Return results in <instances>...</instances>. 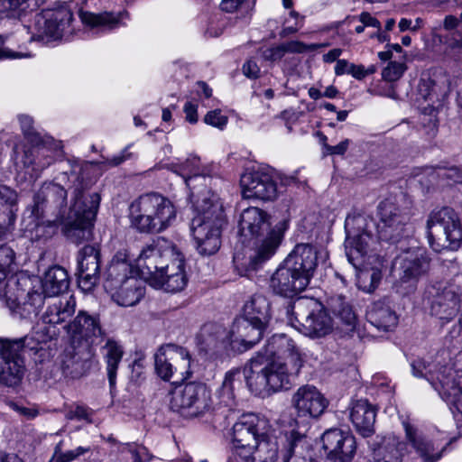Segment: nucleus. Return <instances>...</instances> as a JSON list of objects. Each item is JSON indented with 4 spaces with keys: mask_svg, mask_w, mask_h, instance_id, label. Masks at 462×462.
<instances>
[{
    "mask_svg": "<svg viewBox=\"0 0 462 462\" xmlns=\"http://www.w3.org/2000/svg\"><path fill=\"white\" fill-rule=\"evenodd\" d=\"M14 260V250L6 245H0V299L5 300L10 310L22 319H31L38 315L45 297H53L68 290L69 275L64 268L56 265L46 271L38 289L29 286L31 280L27 278L5 282Z\"/></svg>",
    "mask_w": 462,
    "mask_h": 462,
    "instance_id": "obj_1",
    "label": "nucleus"
},
{
    "mask_svg": "<svg viewBox=\"0 0 462 462\" xmlns=\"http://www.w3.org/2000/svg\"><path fill=\"white\" fill-rule=\"evenodd\" d=\"M287 228L286 221L271 228V216L257 207L242 211L238 221L239 240L245 247L251 268H256L274 254Z\"/></svg>",
    "mask_w": 462,
    "mask_h": 462,
    "instance_id": "obj_2",
    "label": "nucleus"
},
{
    "mask_svg": "<svg viewBox=\"0 0 462 462\" xmlns=\"http://www.w3.org/2000/svg\"><path fill=\"white\" fill-rule=\"evenodd\" d=\"M189 197L195 211L190 222L195 247L201 255H212L221 246V229L225 224L222 205L208 190L201 195L191 191Z\"/></svg>",
    "mask_w": 462,
    "mask_h": 462,
    "instance_id": "obj_3",
    "label": "nucleus"
},
{
    "mask_svg": "<svg viewBox=\"0 0 462 462\" xmlns=\"http://www.w3.org/2000/svg\"><path fill=\"white\" fill-rule=\"evenodd\" d=\"M300 368L301 362L297 357L291 364L258 352L245 365V383L255 395L270 394L288 389L291 377L297 375Z\"/></svg>",
    "mask_w": 462,
    "mask_h": 462,
    "instance_id": "obj_4",
    "label": "nucleus"
},
{
    "mask_svg": "<svg viewBox=\"0 0 462 462\" xmlns=\"http://www.w3.org/2000/svg\"><path fill=\"white\" fill-rule=\"evenodd\" d=\"M177 208L167 197L158 192L141 195L129 206L130 226L140 234H159L171 226Z\"/></svg>",
    "mask_w": 462,
    "mask_h": 462,
    "instance_id": "obj_5",
    "label": "nucleus"
},
{
    "mask_svg": "<svg viewBox=\"0 0 462 462\" xmlns=\"http://www.w3.org/2000/svg\"><path fill=\"white\" fill-rule=\"evenodd\" d=\"M136 273L125 250L118 251L114 255L107 268L105 287L118 305L134 306L143 297L144 287L135 276Z\"/></svg>",
    "mask_w": 462,
    "mask_h": 462,
    "instance_id": "obj_6",
    "label": "nucleus"
},
{
    "mask_svg": "<svg viewBox=\"0 0 462 462\" xmlns=\"http://www.w3.org/2000/svg\"><path fill=\"white\" fill-rule=\"evenodd\" d=\"M411 366L414 376L425 378L444 402L462 414V370L448 365L437 368L422 359L413 360Z\"/></svg>",
    "mask_w": 462,
    "mask_h": 462,
    "instance_id": "obj_7",
    "label": "nucleus"
},
{
    "mask_svg": "<svg viewBox=\"0 0 462 462\" xmlns=\"http://www.w3.org/2000/svg\"><path fill=\"white\" fill-rule=\"evenodd\" d=\"M72 200L68 221L64 226V234L70 242L79 245L88 241L92 236L93 221L101 198L97 192L85 198L81 187H75Z\"/></svg>",
    "mask_w": 462,
    "mask_h": 462,
    "instance_id": "obj_8",
    "label": "nucleus"
},
{
    "mask_svg": "<svg viewBox=\"0 0 462 462\" xmlns=\"http://www.w3.org/2000/svg\"><path fill=\"white\" fill-rule=\"evenodd\" d=\"M410 204L403 194L387 198L379 203L376 230L380 240L394 244L408 236L411 215Z\"/></svg>",
    "mask_w": 462,
    "mask_h": 462,
    "instance_id": "obj_9",
    "label": "nucleus"
},
{
    "mask_svg": "<svg viewBox=\"0 0 462 462\" xmlns=\"http://www.w3.org/2000/svg\"><path fill=\"white\" fill-rule=\"evenodd\" d=\"M427 236L436 252L457 250L462 243V225L457 212L443 207L434 209L427 220Z\"/></svg>",
    "mask_w": 462,
    "mask_h": 462,
    "instance_id": "obj_10",
    "label": "nucleus"
},
{
    "mask_svg": "<svg viewBox=\"0 0 462 462\" xmlns=\"http://www.w3.org/2000/svg\"><path fill=\"white\" fill-rule=\"evenodd\" d=\"M73 14L68 4L43 10L34 16L32 27L28 28L30 41L50 42L72 33Z\"/></svg>",
    "mask_w": 462,
    "mask_h": 462,
    "instance_id": "obj_11",
    "label": "nucleus"
},
{
    "mask_svg": "<svg viewBox=\"0 0 462 462\" xmlns=\"http://www.w3.org/2000/svg\"><path fill=\"white\" fill-rule=\"evenodd\" d=\"M211 407L210 391L202 383L180 384L171 393L170 408L185 418L203 416Z\"/></svg>",
    "mask_w": 462,
    "mask_h": 462,
    "instance_id": "obj_12",
    "label": "nucleus"
},
{
    "mask_svg": "<svg viewBox=\"0 0 462 462\" xmlns=\"http://www.w3.org/2000/svg\"><path fill=\"white\" fill-rule=\"evenodd\" d=\"M174 254L175 245L163 238L144 246L136 259V269L141 278L152 287L161 285L162 269L167 268Z\"/></svg>",
    "mask_w": 462,
    "mask_h": 462,
    "instance_id": "obj_13",
    "label": "nucleus"
},
{
    "mask_svg": "<svg viewBox=\"0 0 462 462\" xmlns=\"http://www.w3.org/2000/svg\"><path fill=\"white\" fill-rule=\"evenodd\" d=\"M425 300L430 314L447 323L454 319L460 310L462 288L452 282H438L427 287Z\"/></svg>",
    "mask_w": 462,
    "mask_h": 462,
    "instance_id": "obj_14",
    "label": "nucleus"
},
{
    "mask_svg": "<svg viewBox=\"0 0 462 462\" xmlns=\"http://www.w3.org/2000/svg\"><path fill=\"white\" fill-rule=\"evenodd\" d=\"M269 420L254 413L243 414L232 428L233 448L227 462H234L243 451L253 447L270 433Z\"/></svg>",
    "mask_w": 462,
    "mask_h": 462,
    "instance_id": "obj_15",
    "label": "nucleus"
},
{
    "mask_svg": "<svg viewBox=\"0 0 462 462\" xmlns=\"http://www.w3.org/2000/svg\"><path fill=\"white\" fill-rule=\"evenodd\" d=\"M234 334V330L229 331L220 324L207 323L197 336V344L201 351L214 358L229 356L231 352L246 351V347L237 346Z\"/></svg>",
    "mask_w": 462,
    "mask_h": 462,
    "instance_id": "obj_16",
    "label": "nucleus"
},
{
    "mask_svg": "<svg viewBox=\"0 0 462 462\" xmlns=\"http://www.w3.org/2000/svg\"><path fill=\"white\" fill-rule=\"evenodd\" d=\"M64 329L72 345L89 349L100 341L105 336L97 315H90L85 310H79L73 320L64 325Z\"/></svg>",
    "mask_w": 462,
    "mask_h": 462,
    "instance_id": "obj_17",
    "label": "nucleus"
},
{
    "mask_svg": "<svg viewBox=\"0 0 462 462\" xmlns=\"http://www.w3.org/2000/svg\"><path fill=\"white\" fill-rule=\"evenodd\" d=\"M291 323L300 332L310 337H320L332 328L330 317L323 310L310 311L305 301L298 300L291 307Z\"/></svg>",
    "mask_w": 462,
    "mask_h": 462,
    "instance_id": "obj_18",
    "label": "nucleus"
},
{
    "mask_svg": "<svg viewBox=\"0 0 462 462\" xmlns=\"http://www.w3.org/2000/svg\"><path fill=\"white\" fill-rule=\"evenodd\" d=\"M240 184L245 199L269 201L277 197L275 172L272 168L262 167L245 172L241 176Z\"/></svg>",
    "mask_w": 462,
    "mask_h": 462,
    "instance_id": "obj_19",
    "label": "nucleus"
},
{
    "mask_svg": "<svg viewBox=\"0 0 462 462\" xmlns=\"http://www.w3.org/2000/svg\"><path fill=\"white\" fill-rule=\"evenodd\" d=\"M59 195L60 198L64 196L61 186L55 183L43 185L33 196L32 205L28 207L24 212L23 224L28 232H36L44 226H51L53 221L46 219V213L50 210L51 203L48 202V197Z\"/></svg>",
    "mask_w": 462,
    "mask_h": 462,
    "instance_id": "obj_20",
    "label": "nucleus"
},
{
    "mask_svg": "<svg viewBox=\"0 0 462 462\" xmlns=\"http://www.w3.org/2000/svg\"><path fill=\"white\" fill-rule=\"evenodd\" d=\"M20 343L0 338V383L7 386L18 384L25 372Z\"/></svg>",
    "mask_w": 462,
    "mask_h": 462,
    "instance_id": "obj_21",
    "label": "nucleus"
},
{
    "mask_svg": "<svg viewBox=\"0 0 462 462\" xmlns=\"http://www.w3.org/2000/svg\"><path fill=\"white\" fill-rule=\"evenodd\" d=\"M190 356L185 348L173 344L161 346L154 355L157 374L164 381H170L179 369L180 374H189Z\"/></svg>",
    "mask_w": 462,
    "mask_h": 462,
    "instance_id": "obj_22",
    "label": "nucleus"
},
{
    "mask_svg": "<svg viewBox=\"0 0 462 462\" xmlns=\"http://www.w3.org/2000/svg\"><path fill=\"white\" fill-rule=\"evenodd\" d=\"M321 441L328 462H350L356 453L355 438L339 429L326 430Z\"/></svg>",
    "mask_w": 462,
    "mask_h": 462,
    "instance_id": "obj_23",
    "label": "nucleus"
},
{
    "mask_svg": "<svg viewBox=\"0 0 462 462\" xmlns=\"http://www.w3.org/2000/svg\"><path fill=\"white\" fill-rule=\"evenodd\" d=\"M310 282L300 272L283 261L272 275L270 287L277 295L292 298L303 291Z\"/></svg>",
    "mask_w": 462,
    "mask_h": 462,
    "instance_id": "obj_24",
    "label": "nucleus"
},
{
    "mask_svg": "<svg viewBox=\"0 0 462 462\" xmlns=\"http://www.w3.org/2000/svg\"><path fill=\"white\" fill-rule=\"evenodd\" d=\"M327 258L328 252L322 247L309 243H300L294 246L284 262L310 281L319 261H324Z\"/></svg>",
    "mask_w": 462,
    "mask_h": 462,
    "instance_id": "obj_25",
    "label": "nucleus"
},
{
    "mask_svg": "<svg viewBox=\"0 0 462 462\" xmlns=\"http://www.w3.org/2000/svg\"><path fill=\"white\" fill-rule=\"evenodd\" d=\"M394 268L403 282H416L430 269V258L425 249L408 250L394 260Z\"/></svg>",
    "mask_w": 462,
    "mask_h": 462,
    "instance_id": "obj_26",
    "label": "nucleus"
},
{
    "mask_svg": "<svg viewBox=\"0 0 462 462\" xmlns=\"http://www.w3.org/2000/svg\"><path fill=\"white\" fill-rule=\"evenodd\" d=\"M100 254L94 245H85L78 260V283L82 291H91L100 277Z\"/></svg>",
    "mask_w": 462,
    "mask_h": 462,
    "instance_id": "obj_27",
    "label": "nucleus"
},
{
    "mask_svg": "<svg viewBox=\"0 0 462 462\" xmlns=\"http://www.w3.org/2000/svg\"><path fill=\"white\" fill-rule=\"evenodd\" d=\"M292 404L298 417L306 420L321 415L328 405V401L315 386L304 385L293 394Z\"/></svg>",
    "mask_w": 462,
    "mask_h": 462,
    "instance_id": "obj_28",
    "label": "nucleus"
},
{
    "mask_svg": "<svg viewBox=\"0 0 462 462\" xmlns=\"http://www.w3.org/2000/svg\"><path fill=\"white\" fill-rule=\"evenodd\" d=\"M167 265L162 272V284L155 288L172 293L182 291L187 285L188 278L184 269V257L176 247L175 254L171 257Z\"/></svg>",
    "mask_w": 462,
    "mask_h": 462,
    "instance_id": "obj_29",
    "label": "nucleus"
},
{
    "mask_svg": "<svg viewBox=\"0 0 462 462\" xmlns=\"http://www.w3.org/2000/svg\"><path fill=\"white\" fill-rule=\"evenodd\" d=\"M76 306V299L73 295L53 298L47 302L42 320L44 324L50 325L67 324L75 314Z\"/></svg>",
    "mask_w": 462,
    "mask_h": 462,
    "instance_id": "obj_30",
    "label": "nucleus"
},
{
    "mask_svg": "<svg viewBox=\"0 0 462 462\" xmlns=\"http://www.w3.org/2000/svg\"><path fill=\"white\" fill-rule=\"evenodd\" d=\"M263 356L292 364L293 359L302 363L301 355L295 341L286 334H275L267 342Z\"/></svg>",
    "mask_w": 462,
    "mask_h": 462,
    "instance_id": "obj_31",
    "label": "nucleus"
},
{
    "mask_svg": "<svg viewBox=\"0 0 462 462\" xmlns=\"http://www.w3.org/2000/svg\"><path fill=\"white\" fill-rule=\"evenodd\" d=\"M94 355V349L72 345L64 351L61 357V369L66 376L77 378L81 376L86 370L87 363Z\"/></svg>",
    "mask_w": 462,
    "mask_h": 462,
    "instance_id": "obj_32",
    "label": "nucleus"
},
{
    "mask_svg": "<svg viewBox=\"0 0 462 462\" xmlns=\"http://www.w3.org/2000/svg\"><path fill=\"white\" fill-rule=\"evenodd\" d=\"M350 420L356 431L363 437H369L374 432L376 411L366 400H357L352 403Z\"/></svg>",
    "mask_w": 462,
    "mask_h": 462,
    "instance_id": "obj_33",
    "label": "nucleus"
},
{
    "mask_svg": "<svg viewBox=\"0 0 462 462\" xmlns=\"http://www.w3.org/2000/svg\"><path fill=\"white\" fill-rule=\"evenodd\" d=\"M242 451L234 462H276L279 457L278 444L270 437V433L247 450Z\"/></svg>",
    "mask_w": 462,
    "mask_h": 462,
    "instance_id": "obj_34",
    "label": "nucleus"
},
{
    "mask_svg": "<svg viewBox=\"0 0 462 462\" xmlns=\"http://www.w3.org/2000/svg\"><path fill=\"white\" fill-rule=\"evenodd\" d=\"M404 430L408 442L424 462H436L441 457L443 448L435 447L431 440L409 423H404Z\"/></svg>",
    "mask_w": 462,
    "mask_h": 462,
    "instance_id": "obj_35",
    "label": "nucleus"
},
{
    "mask_svg": "<svg viewBox=\"0 0 462 462\" xmlns=\"http://www.w3.org/2000/svg\"><path fill=\"white\" fill-rule=\"evenodd\" d=\"M52 140L43 138L41 143H32V147L25 151L23 164L32 167L35 172H41L54 162L53 149L51 147Z\"/></svg>",
    "mask_w": 462,
    "mask_h": 462,
    "instance_id": "obj_36",
    "label": "nucleus"
},
{
    "mask_svg": "<svg viewBox=\"0 0 462 462\" xmlns=\"http://www.w3.org/2000/svg\"><path fill=\"white\" fill-rule=\"evenodd\" d=\"M267 325L268 323L248 320L244 317L241 320L236 321L234 326V330L236 329L237 334L234 340H237V346L246 347V350H248L261 340Z\"/></svg>",
    "mask_w": 462,
    "mask_h": 462,
    "instance_id": "obj_37",
    "label": "nucleus"
},
{
    "mask_svg": "<svg viewBox=\"0 0 462 462\" xmlns=\"http://www.w3.org/2000/svg\"><path fill=\"white\" fill-rule=\"evenodd\" d=\"M100 350L106 365L109 385L113 387L116 384L119 364L125 354L124 347L118 341L108 338Z\"/></svg>",
    "mask_w": 462,
    "mask_h": 462,
    "instance_id": "obj_38",
    "label": "nucleus"
},
{
    "mask_svg": "<svg viewBox=\"0 0 462 462\" xmlns=\"http://www.w3.org/2000/svg\"><path fill=\"white\" fill-rule=\"evenodd\" d=\"M370 323L380 330L389 331L398 324V317L384 301L374 302L367 313Z\"/></svg>",
    "mask_w": 462,
    "mask_h": 462,
    "instance_id": "obj_39",
    "label": "nucleus"
},
{
    "mask_svg": "<svg viewBox=\"0 0 462 462\" xmlns=\"http://www.w3.org/2000/svg\"><path fill=\"white\" fill-rule=\"evenodd\" d=\"M405 444L395 435L383 437L374 450L375 462H402Z\"/></svg>",
    "mask_w": 462,
    "mask_h": 462,
    "instance_id": "obj_40",
    "label": "nucleus"
},
{
    "mask_svg": "<svg viewBox=\"0 0 462 462\" xmlns=\"http://www.w3.org/2000/svg\"><path fill=\"white\" fill-rule=\"evenodd\" d=\"M169 169L180 175L190 189L193 180H206L205 169L200 163V159L196 155H189L183 162H172L169 165Z\"/></svg>",
    "mask_w": 462,
    "mask_h": 462,
    "instance_id": "obj_41",
    "label": "nucleus"
},
{
    "mask_svg": "<svg viewBox=\"0 0 462 462\" xmlns=\"http://www.w3.org/2000/svg\"><path fill=\"white\" fill-rule=\"evenodd\" d=\"M53 335L46 327L37 328L23 337L14 339L20 344V353L28 350L34 354L45 351L44 345L52 338Z\"/></svg>",
    "mask_w": 462,
    "mask_h": 462,
    "instance_id": "obj_42",
    "label": "nucleus"
},
{
    "mask_svg": "<svg viewBox=\"0 0 462 462\" xmlns=\"http://www.w3.org/2000/svg\"><path fill=\"white\" fill-rule=\"evenodd\" d=\"M244 317L248 320L269 323L271 314L267 298L262 294H254L244 306Z\"/></svg>",
    "mask_w": 462,
    "mask_h": 462,
    "instance_id": "obj_43",
    "label": "nucleus"
},
{
    "mask_svg": "<svg viewBox=\"0 0 462 462\" xmlns=\"http://www.w3.org/2000/svg\"><path fill=\"white\" fill-rule=\"evenodd\" d=\"M33 0H0V20H19L27 9L39 5H33Z\"/></svg>",
    "mask_w": 462,
    "mask_h": 462,
    "instance_id": "obj_44",
    "label": "nucleus"
},
{
    "mask_svg": "<svg viewBox=\"0 0 462 462\" xmlns=\"http://www.w3.org/2000/svg\"><path fill=\"white\" fill-rule=\"evenodd\" d=\"M79 17L83 23L90 27H100L103 30H112L118 26L120 22L119 14L113 13L93 14L88 12H79Z\"/></svg>",
    "mask_w": 462,
    "mask_h": 462,
    "instance_id": "obj_45",
    "label": "nucleus"
},
{
    "mask_svg": "<svg viewBox=\"0 0 462 462\" xmlns=\"http://www.w3.org/2000/svg\"><path fill=\"white\" fill-rule=\"evenodd\" d=\"M330 307L333 313L346 326V330H354L356 324V316L346 298L341 295L333 298Z\"/></svg>",
    "mask_w": 462,
    "mask_h": 462,
    "instance_id": "obj_46",
    "label": "nucleus"
},
{
    "mask_svg": "<svg viewBox=\"0 0 462 462\" xmlns=\"http://www.w3.org/2000/svg\"><path fill=\"white\" fill-rule=\"evenodd\" d=\"M369 235L362 234L346 242V254L349 263L356 266V261L367 253Z\"/></svg>",
    "mask_w": 462,
    "mask_h": 462,
    "instance_id": "obj_47",
    "label": "nucleus"
},
{
    "mask_svg": "<svg viewBox=\"0 0 462 462\" xmlns=\"http://www.w3.org/2000/svg\"><path fill=\"white\" fill-rule=\"evenodd\" d=\"M381 278L382 274L378 269L360 270L356 274V285L359 290L371 293L377 288Z\"/></svg>",
    "mask_w": 462,
    "mask_h": 462,
    "instance_id": "obj_48",
    "label": "nucleus"
},
{
    "mask_svg": "<svg viewBox=\"0 0 462 462\" xmlns=\"http://www.w3.org/2000/svg\"><path fill=\"white\" fill-rule=\"evenodd\" d=\"M303 439V434L298 430L292 429L287 433L288 449L287 456L284 457L283 462H315L312 458L297 456L294 454V448Z\"/></svg>",
    "mask_w": 462,
    "mask_h": 462,
    "instance_id": "obj_49",
    "label": "nucleus"
},
{
    "mask_svg": "<svg viewBox=\"0 0 462 462\" xmlns=\"http://www.w3.org/2000/svg\"><path fill=\"white\" fill-rule=\"evenodd\" d=\"M18 193L6 185H0V207L9 209L11 217H14L18 209Z\"/></svg>",
    "mask_w": 462,
    "mask_h": 462,
    "instance_id": "obj_50",
    "label": "nucleus"
},
{
    "mask_svg": "<svg viewBox=\"0 0 462 462\" xmlns=\"http://www.w3.org/2000/svg\"><path fill=\"white\" fill-rule=\"evenodd\" d=\"M18 120L21 125V129L25 139L32 143H41L43 142V138L37 133L33 127V119L27 115H19Z\"/></svg>",
    "mask_w": 462,
    "mask_h": 462,
    "instance_id": "obj_51",
    "label": "nucleus"
},
{
    "mask_svg": "<svg viewBox=\"0 0 462 462\" xmlns=\"http://www.w3.org/2000/svg\"><path fill=\"white\" fill-rule=\"evenodd\" d=\"M244 380L245 381V366L243 370L236 368L226 372L222 383L236 393L241 388Z\"/></svg>",
    "mask_w": 462,
    "mask_h": 462,
    "instance_id": "obj_52",
    "label": "nucleus"
},
{
    "mask_svg": "<svg viewBox=\"0 0 462 462\" xmlns=\"http://www.w3.org/2000/svg\"><path fill=\"white\" fill-rule=\"evenodd\" d=\"M285 52L290 53H305L308 51H313L319 48H324L328 46V43H311L307 44L300 41H291L285 43H282Z\"/></svg>",
    "mask_w": 462,
    "mask_h": 462,
    "instance_id": "obj_53",
    "label": "nucleus"
},
{
    "mask_svg": "<svg viewBox=\"0 0 462 462\" xmlns=\"http://www.w3.org/2000/svg\"><path fill=\"white\" fill-rule=\"evenodd\" d=\"M216 395L218 399V403L228 408L229 411H232L236 407L237 402L236 393L229 387H226L223 383L217 390Z\"/></svg>",
    "mask_w": 462,
    "mask_h": 462,
    "instance_id": "obj_54",
    "label": "nucleus"
},
{
    "mask_svg": "<svg viewBox=\"0 0 462 462\" xmlns=\"http://www.w3.org/2000/svg\"><path fill=\"white\" fill-rule=\"evenodd\" d=\"M406 65L402 62L391 61L383 69L382 77L389 82L397 81L406 70Z\"/></svg>",
    "mask_w": 462,
    "mask_h": 462,
    "instance_id": "obj_55",
    "label": "nucleus"
},
{
    "mask_svg": "<svg viewBox=\"0 0 462 462\" xmlns=\"http://www.w3.org/2000/svg\"><path fill=\"white\" fill-rule=\"evenodd\" d=\"M89 451H90L89 447H81V446L78 447L74 449H71V450H67L65 452L58 453L56 451L54 454V457L51 460V462H71Z\"/></svg>",
    "mask_w": 462,
    "mask_h": 462,
    "instance_id": "obj_56",
    "label": "nucleus"
},
{
    "mask_svg": "<svg viewBox=\"0 0 462 462\" xmlns=\"http://www.w3.org/2000/svg\"><path fill=\"white\" fill-rule=\"evenodd\" d=\"M227 116L223 115L218 109L208 112L204 117V122L207 125L217 127L220 130L224 129L227 124Z\"/></svg>",
    "mask_w": 462,
    "mask_h": 462,
    "instance_id": "obj_57",
    "label": "nucleus"
},
{
    "mask_svg": "<svg viewBox=\"0 0 462 462\" xmlns=\"http://www.w3.org/2000/svg\"><path fill=\"white\" fill-rule=\"evenodd\" d=\"M7 38V35L0 34V60L22 59L30 56L27 53L12 51L8 46L5 45V41Z\"/></svg>",
    "mask_w": 462,
    "mask_h": 462,
    "instance_id": "obj_58",
    "label": "nucleus"
},
{
    "mask_svg": "<svg viewBox=\"0 0 462 462\" xmlns=\"http://www.w3.org/2000/svg\"><path fill=\"white\" fill-rule=\"evenodd\" d=\"M126 448L132 455L134 462H147L150 461L151 456L148 449L141 445L126 444Z\"/></svg>",
    "mask_w": 462,
    "mask_h": 462,
    "instance_id": "obj_59",
    "label": "nucleus"
},
{
    "mask_svg": "<svg viewBox=\"0 0 462 462\" xmlns=\"http://www.w3.org/2000/svg\"><path fill=\"white\" fill-rule=\"evenodd\" d=\"M283 44L269 48L263 51V58L269 61L280 60L285 55Z\"/></svg>",
    "mask_w": 462,
    "mask_h": 462,
    "instance_id": "obj_60",
    "label": "nucleus"
},
{
    "mask_svg": "<svg viewBox=\"0 0 462 462\" xmlns=\"http://www.w3.org/2000/svg\"><path fill=\"white\" fill-rule=\"evenodd\" d=\"M66 418L69 420H88L89 417L88 410L81 405L70 408L66 412Z\"/></svg>",
    "mask_w": 462,
    "mask_h": 462,
    "instance_id": "obj_61",
    "label": "nucleus"
},
{
    "mask_svg": "<svg viewBox=\"0 0 462 462\" xmlns=\"http://www.w3.org/2000/svg\"><path fill=\"white\" fill-rule=\"evenodd\" d=\"M243 73L249 79H256L260 73V68L256 61L254 60H248L245 62L242 67Z\"/></svg>",
    "mask_w": 462,
    "mask_h": 462,
    "instance_id": "obj_62",
    "label": "nucleus"
},
{
    "mask_svg": "<svg viewBox=\"0 0 462 462\" xmlns=\"http://www.w3.org/2000/svg\"><path fill=\"white\" fill-rule=\"evenodd\" d=\"M186 120L190 124L198 122V106L191 102H186L183 107Z\"/></svg>",
    "mask_w": 462,
    "mask_h": 462,
    "instance_id": "obj_63",
    "label": "nucleus"
},
{
    "mask_svg": "<svg viewBox=\"0 0 462 462\" xmlns=\"http://www.w3.org/2000/svg\"><path fill=\"white\" fill-rule=\"evenodd\" d=\"M349 143L350 140L345 139L337 145H326V150L331 155H343L348 149Z\"/></svg>",
    "mask_w": 462,
    "mask_h": 462,
    "instance_id": "obj_64",
    "label": "nucleus"
}]
</instances>
